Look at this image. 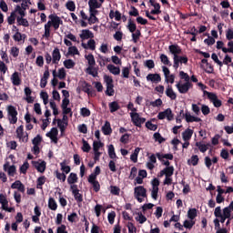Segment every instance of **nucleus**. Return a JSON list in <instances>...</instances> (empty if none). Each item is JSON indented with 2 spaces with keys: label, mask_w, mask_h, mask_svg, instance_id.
Instances as JSON below:
<instances>
[{
  "label": "nucleus",
  "mask_w": 233,
  "mask_h": 233,
  "mask_svg": "<svg viewBox=\"0 0 233 233\" xmlns=\"http://www.w3.org/2000/svg\"><path fill=\"white\" fill-rule=\"evenodd\" d=\"M103 147V143L101 141H94L93 142V150L94 152H99V148Z\"/></svg>",
  "instance_id": "nucleus-60"
},
{
  "label": "nucleus",
  "mask_w": 233,
  "mask_h": 233,
  "mask_svg": "<svg viewBox=\"0 0 233 233\" xmlns=\"http://www.w3.org/2000/svg\"><path fill=\"white\" fill-rule=\"evenodd\" d=\"M42 141H43V137H41V135H37L35 137L33 138L32 144L34 146H39L41 145Z\"/></svg>",
  "instance_id": "nucleus-57"
},
{
  "label": "nucleus",
  "mask_w": 233,
  "mask_h": 233,
  "mask_svg": "<svg viewBox=\"0 0 233 233\" xmlns=\"http://www.w3.org/2000/svg\"><path fill=\"white\" fill-rule=\"evenodd\" d=\"M66 7L69 12H76V3L72 0L66 2Z\"/></svg>",
  "instance_id": "nucleus-43"
},
{
  "label": "nucleus",
  "mask_w": 233,
  "mask_h": 233,
  "mask_svg": "<svg viewBox=\"0 0 233 233\" xmlns=\"http://www.w3.org/2000/svg\"><path fill=\"white\" fill-rule=\"evenodd\" d=\"M166 96L171 99V101H176L177 99V95L174 92L172 86L168 85L166 88Z\"/></svg>",
  "instance_id": "nucleus-15"
},
{
  "label": "nucleus",
  "mask_w": 233,
  "mask_h": 233,
  "mask_svg": "<svg viewBox=\"0 0 233 233\" xmlns=\"http://www.w3.org/2000/svg\"><path fill=\"white\" fill-rule=\"evenodd\" d=\"M86 59L89 65L88 66H96V58H94V55L89 54L86 56Z\"/></svg>",
  "instance_id": "nucleus-42"
},
{
  "label": "nucleus",
  "mask_w": 233,
  "mask_h": 233,
  "mask_svg": "<svg viewBox=\"0 0 233 233\" xmlns=\"http://www.w3.org/2000/svg\"><path fill=\"white\" fill-rule=\"evenodd\" d=\"M226 38L228 39V41H232V39H233V29L232 28H228L226 31Z\"/></svg>",
  "instance_id": "nucleus-64"
},
{
  "label": "nucleus",
  "mask_w": 233,
  "mask_h": 233,
  "mask_svg": "<svg viewBox=\"0 0 233 233\" xmlns=\"http://www.w3.org/2000/svg\"><path fill=\"white\" fill-rule=\"evenodd\" d=\"M82 150L83 152H90V150L92 149V147H90V144H88V141L85 140V138L82 139Z\"/></svg>",
  "instance_id": "nucleus-44"
},
{
  "label": "nucleus",
  "mask_w": 233,
  "mask_h": 233,
  "mask_svg": "<svg viewBox=\"0 0 233 233\" xmlns=\"http://www.w3.org/2000/svg\"><path fill=\"white\" fill-rule=\"evenodd\" d=\"M166 177H172L174 176V166L167 167L164 168Z\"/></svg>",
  "instance_id": "nucleus-39"
},
{
  "label": "nucleus",
  "mask_w": 233,
  "mask_h": 233,
  "mask_svg": "<svg viewBox=\"0 0 233 233\" xmlns=\"http://www.w3.org/2000/svg\"><path fill=\"white\" fill-rule=\"evenodd\" d=\"M206 35H208V38H206L204 40V43L206 45H208V46H212V45H214L216 43V39L214 37L210 36V35H208V34H206Z\"/></svg>",
  "instance_id": "nucleus-49"
},
{
  "label": "nucleus",
  "mask_w": 233,
  "mask_h": 233,
  "mask_svg": "<svg viewBox=\"0 0 233 233\" xmlns=\"http://www.w3.org/2000/svg\"><path fill=\"white\" fill-rule=\"evenodd\" d=\"M73 196L76 202L83 203V194L79 193V190L73 193Z\"/></svg>",
  "instance_id": "nucleus-58"
},
{
  "label": "nucleus",
  "mask_w": 233,
  "mask_h": 233,
  "mask_svg": "<svg viewBox=\"0 0 233 233\" xmlns=\"http://www.w3.org/2000/svg\"><path fill=\"white\" fill-rule=\"evenodd\" d=\"M127 28H128L129 32H131V34H134V32H136V30H137V25H136V23H134L132 21V19H129Z\"/></svg>",
  "instance_id": "nucleus-46"
},
{
  "label": "nucleus",
  "mask_w": 233,
  "mask_h": 233,
  "mask_svg": "<svg viewBox=\"0 0 233 233\" xmlns=\"http://www.w3.org/2000/svg\"><path fill=\"white\" fill-rule=\"evenodd\" d=\"M230 214L227 209H223V215L221 217H218L220 218L219 222L220 223H225L227 219H230Z\"/></svg>",
  "instance_id": "nucleus-38"
},
{
  "label": "nucleus",
  "mask_w": 233,
  "mask_h": 233,
  "mask_svg": "<svg viewBox=\"0 0 233 233\" xmlns=\"http://www.w3.org/2000/svg\"><path fill=\"white\" fill-rule=\"evenodd\" d=\"M194 225H196V220L189 219V220L184 221L183 227L184 228H187L188 230H191Z\"/></svg>",
  "instance_id": "nucleus-40"
},
{
  "label": "nucleus",
  "mask_w": 233,
  "mask_h": 233,
  "mask_svg": "<svg viewBox=\"0 0 233 233\" xmlns=\"http://www.w3.org/2000/svg\"><path fill=\"white\" fill-rule=\"evenodd\" d=\"M11 81L14 86H19V85H21L22 81L21 76H19V72L15 71V73H13V75L11 76Z\"/></svg>",
  "instance_id": "nucleus-18"
},
{
  "label": "nucleus",
  "mask_w": 233,
  "mask_h": 233,
  "mask_svg": "<svg viewBox=\"0 0 233 233\" xmlns=\"http://www.w3.org/2000/svg\"><path fill=\"white\" fill-rule=\"evenodd\" d=\"M80 39L82 41H85L86 39H94V33L88 29H83L81 31V34L79 35Z\"/></svg>",
  "instance_id": "nucleus-12"
},
{
  "label": "nucleus",
  "mask_w": 233,
  "mask_h": 233,
  "mask_svg": "<svg viewBox=\"0 0 233 233\" xmlns=\"http://www.w3.org/2000/svg\"><path fill=\"white\" fill-rule=\"evenodd\" d=\"M11 188L18 190V192H22L25 194V185L21 182V180H16L11 185Z\"/></svg>",
  "instance_id": "nucleus-17"
},
{
  "label": "nucleus",
  "mask_w": 233,
  "mask_h": 233,
  "mask_svg": "<svg viewBox=\"0 0 233 233\" xmlns=\"http://www.w3.org/2000/svg\"><path fill=\"white\" fill-rule=\"evenodd\" d=\"M61 170L65 172V174H70V166H66V161H63L60 163Z\"/></svg>",
  "instance_id": "nucleus-48"
},
{
  "label": "nucleus",
  "mask_w": 233,
  "mask_h": 233,
  "mask_svg": "<svg viewBox=\"0 0 233 233\" xmlns=\"http://www.w3.org/2000/svg\"><path fill=\"white\" fill-rule=\"evenodd\" d=\"M46 183V177H39L36 180V188H43V185Z\"/></svg>",
  "instance_id": "nucleus-36"
},
{
  "label": "nucleus",
  "mask_w": 233,
  "mask_h": 233,
  "mask_svg": "<svg viewBox=\"0 0 233 233\" xmlns=\"http://www.w3.org/2000/svg\"><path fill=\"white\" fill-rule=\"evenodd\" d=\"M107 154L110 157V159H116L117 155H116V148L114 147V145H109Z\"/></svg>",
  "instance_id": "nucleus-29"
},
{
  "label": "nucleus",
  "mask_w": 233,
  "mask_h": 233,
  "mask_svg": "<svg viewBox=\"0 0 233 233\" xmlns=\"http://www.w3.org/2000/svg\"><path fill=\"white\" fill-rule=\"evenodd\" d=\"M194 134V130L187 128L182 133V137L184 141H189V139H192V135Z\"/></svg>",
  "instance_id": "nucleus-24"
},
{
  "label": "nucleus",
  "mask_w": 233,
  "mask_h": 233,
  "mask_svg": "<svg viewBox=\"0 0 233 233\" xmlns=\"http://www.w3.org/2000/svg\"><path fill=\"white\" fill-rule=\"evenodd\" d=\"M30 168V164L28 161L24 162V164L20 167V172L21 174H26V170Z\"/></svg>",
  "instance_id": "nucleus-56"
},
{
  "label": "nucleus",
  "mask_w": 233,
  "mask_h": 233,
  "mask_svg": "<svg viewBox=\"0 0 233 233\" xmlns=\"http://www.w3.org/2000/svg\"><path fill=\"white\" fill-rule=\"evenodd\" d=\"M46 136V137H49L55 145H57V142L59 141L57 138V136H59V130H57V127H52L50 132H47Z\"/></svg>",
  "instance_id": "nucleus-10"
},
{
  "label": "nucleus",
  "mask_w": 233,
  "mask_h": 233,
  "mask_svg": "<svg viewBox=\"0 0 233 233\" xmlns=\"http://www.w3.org/2000/svg\"><path fill=\"white\" fill-rule=\"evenodd\" d=\"M204 94L208 96V99H209V101L213 103L216 108H219L223 105V102H221V100L218 98V95H216L215 93L204 91Z\"/></svg>",
  "instance_id": "nucleus-3"
},
{
  "label": "nucleus",
  "mask_w": 233,
  "mask_h": 233,
  "mask_svg": "<svg viewBox=\"0 0 233 233\" xmlns=\"http://www.w3.org/2000/svg\"><path fill=\"white\" fill-rule=\"evenodd\" d=\"M57 77H58L59 79H66V71L65 70L64 67L58 69Z\"/></svg>",
  "instance_id": "nucleus-62"
},
{
  "label": "nucleus",
  "mask_w": 233,
  "mask_h": 233,
  "mask_svg": "<svg viewBox=\"0 0 233 233\" xmlns=\"http://www.w3.org/2000/svg\"><path fill=\"white\" fill-rule=\"evenodd\" d=\"M179 94H187L190 88H192V83L190 81L185 82L184 84L177 83L176 85Z\"/></svg>",
  "instance_id": "nucleus-7"
},
{
  "label": "nucleus",
  "mask_w": 233,
  "mask_h": 233,
  "mask_svg": "<svg viewBox=\"0 0 233 233\" xmlns=\"http://www.w3.org/2000/svg\"><path fill=\"white\" fill-rule=\"evenodd\" d=\"M139 37H141V31L139 29H137L136 33H132L133 43H137V41H139Z\"/></svg>",
  "instance_id": "nucleus-53"
},
{
  "label": "nucleus",
  "mask_w": 233,
  "mask_h": 233,
  "mask_svg": "<svg viewBox=\"0 0 233 233\" xmlns=\"http://www.w3.org/2000/svg\"><path fill=\"white\" fill-rule=\"evenodd\" d=\"M86 74L89 76H92L93 77H97L98 72H97V67L93 66H88L86 70Z\"/></svg>",
  "instance_id": "nucleus-27"
},
{
  "label": "nucleus",
  "mask_w": 233,
  "mask_h": 233,
  "mask_svg": "<svg viewBox=\"0 0 233 233\" xmlns=\"http://www.w3.org/2000/svg\"><path fill=\"white\" fill-rule=\"evenodd\" d=\"M160 61L163 65H166V66H172V62H170V59H168V56L165 54L160 55Z\"/></svg>",
  "instance_id": "nucleus-31"
},
{
  "label": "nucleus",
  "mask_w": 233,
  "mask_h": 233,
  "mask_svg": "<svg viewBox=\"0 0 233 233\" xmlns=\"http://www.w3.org/2000/svg\"><path fill=\"white\" fill-rule=\"evenodd\" d=\"M116 91L114 90V84L106 86V96H112Z\"/></svg>",
  "instance_id": "nucleus-52"
},
{
  "label": "nucleus",
  "mask_w": 233,
  "mask_h": 233,
  "mask_svg": "<svg viewBox=\"0 0 233 233\" xmlns=\"http://www.w3.org/2000/svg\"><path fill=\"white\" fill-rule=\"evenodd\" d=\"M110 19H116V21H119L121 19V13L119 11L114 12V10H111L109 13Z\"/></svg>",
  "instance_id": "nucleus-37"
},
{
  "label": "nucleus",
  "mask_w": 233,
  "mask_h": 233,
  "mask_svg": "<svg viewBox=\"0 0 233 233\" xmlns=\"http://www.w3.org/2000/svg\"><path fill=\"white\" fill-rule=\"evenodd\" d=\"M52 57H53V60H52L53 65H58L59 61H61V52L59 51V48L56 47L53 50Z\"/></svg>",
  "instance_id": "nucleus-14"
},
{
  "label": "nucleus",
  "mask_w": 233,
  "mask_h": 233,
  "mask_svg": "<svg viewBox=\"0 0 233 233\" xmlns=\"http://www.w3.org/2000/svg\"><path fill=\"white\" fill-rule=\"evenodd\" d=\"M77 174L76 173H70L68 177H67V183L68 185H74L76 183H77Z\"/></svg>",
  "instance_id": "nucleus-28"
},
{
  "label": "nucleus",
  "mask_w": 233,
  "mask_h": 233,
  "mask_svg": "<svg viewBox=\"0 0 233 233\" xmlns=\"http://www.w3.org/2000/svg\"><path fill=\"white\" fill-rule=\"evenodd\" d=\"M230 154L228 153V149L223 148L220 151V157H222V159H228Z\"/></svg>",
  "instance_id": "nucleus-63"
},
{
  "label": "nucleus",
  "mask_w": 233,
  "mask_h": 233,
  "mask_svg": "<svg viewBox=\"0 0 233 233\" xmlns=\"http://www.w3.org/2000/svg\"><path fill=\"white\" fill-rule=\"evenodd\" d=\"M168 50H169L170 54H172V56H174L173 61H175V63H177V57L179 56V55L182 52L181 47H179V46H177V45H171L168 46Z\"/></svg>",
  "instance_id": "nucleus-8"
},
{
  "label": "nucleus",
  "mask_w": 233,
  "mask_h": 233,
  "mask_svg": "<svg viewBox=\"0 0 233 233\" xmlns=\"http://www.w3.org/2000/svg\"><path fill=\"white\" fill-rule=\"evenodd\" d=\"M56 179H59V181H62V183H65L66 181V175L65 173L59 172V170H56L55 172Z\"/></svg>",
  "instance_id": "nucleus-47"
},
{
  "label": "nucleus",
  "mask_w": 233,
  "mask_h": 233,
  "mask_svg": "<svg viewBox=\"0 0 233 233\" xmlns=\"http://www.w3.org/2000/svg\"><path fill=\"white\" fill-rule=\"evenodd\" d=\"M88 183H90V185H92L93 187V190L95 192H99L101 190V185L99 184V181L96 180V178H95L94 177H91L87 178Z\"/></svg>",
  "instance_id": "nucleus-13"
},
{
  "label": "nucleus",
  "mask_w": 233,
  "mask_h": 233,
  "mask_svg": "<svg viewBox=\"0 0 233 233\" xmlns=\"http://www.w3.org/2000/svg\"><path fill=\"white\" fill-rule=\"evenodd\" d=\"M102 132L104 136H110V134H112V127L110 126V122L106 121L105 125L102 127Z\"/></svg>",
  "instance_id": "nucleus-21"
},
{
  "label": "nucleus",
  "mask_w": 233,
  "mask_h": 233,
  "mask_svg": "<svg viewBox=\"0 0 233 233\" xmlns=\"http://www.w3.org/2000/svg\"><path fill=\"white\" fill-rule=\"evenodd\" d=\"M130 117L133 125H135V127H139V113H130Z\"/></svg>",
  "instance_id": "nucleus-25"
},
{
  "label": "nucleus",
  "mask_w": 233,
  "mask_h": 233,
  "mask_svg": "<svg viewBox=\"0 0 233 233\" xmlns=\"http://www.w3.org/2000/svg\"><path fill=\"white\" fill-rule=\"evenodd\" d=\"M6 70H8L6 64H5L3 61H0V72L3 74L0 76V81H5V74H6Z\"/></svg>",
  "instance_id": "nucleus-26"
},
{
  "label": "nucleus",
  "mask_w": 233,
  "mask_h": 233,
  "mask_svg": "<svg viewBox=\"0 0 233 233\" xmlns=\"http://www.w3.org/2000/svg\"><path fill=\"white\" fill-rule=\"evenodd\" d=\"M199 163V157L198 155H193L190 159L187 160L188 165H192L193 167H197Z\"/></svg>",
  "instance_id": "nucleus-33"
},
{
  "label": "nucleus",
  "mask_w": 233,
  "mask_h": 233,
  "mask_svg": "<svg viewBox=\"0 0 233 233\" xmlns=\"http://www.w3.org/2000/svg\"><path fill=\"white\" fill-rule=\"evenodd\" d=\"M7 114L9 116V123L11 125H15L17 123V109L14 106H8Z\"/></svg>",
  "instance_id": "nucleus-4"
},
{
  "label": "nucleus",
  "mask_w": 233,
  "mask_h": 233,
  "mask_svg": "<svg viewBox=\"0 0 233 233\" xmlns=\"http://www.w3.org/2000/svg\"><path fill=\"white\" fill-rule=\"evenodd\" d=\"M155 141H157L159 144L165 143L166 139L161 136L160 133L157 132L153 135Z\"/></svg>",
  "instance_id": "nucleus-54"
},
{
  "label": "nucleus",
  "mask_w": 233,
  "mask_h": 233,
  "mask_svg": "<svg viewBox=\"0 0 233 233\" xmlns=\"http://www.w3.org/2000/svg\"><path fill=\"white\" fill-rule=\"evenodd\" d=\"M134 198L138 201V203H143L145 199L148 198L147 194V188L143 186H137L134 188Z\"/></svg>",
  "instance_id": "nucleus-2"
},
{
  "label": "nucleus",
  "mask_w": 233,
  "mask_h": 233,
  "mask_svg": "<svg viewBox=\"0 0 233 233\" xmlns=\"http://www.w3.org/2000/svg\"><path fill=\"white\" fill-rule=\"evenodd\" d=\"M165 118H167V121H173L174 113H172L171 108H167V109L158 113L157 119L163 120Z\"/></svg>",
  "instance_id": "nucleus-6"
},
{
  "label": "nucleus",
  "mask_w": 233,
  "mask_h": 233,
  "mask_svg": "<svg viewBox=\"0 0 233 233\" xmlns=\"http://www.w3.org/2000/svg\"><path fill=\"white\" fill-rule=\"evenodd\" d=\"M57 127L60 128L61 136H63L66 130V127H68V122H63L61 118L57 119Z\"/></svg>",
  "instance_id": "nucleus-22"
},
{
  "label": "nucleus",
  "mask_w": 233,
  "mask_h": 233,
  "mask_svg": "<svg viewBox=\"0 0 233 233\" xmlns=\"http://www.w3.org/2000/svg\"><path fill=\"white\" fill-rule=\"evenodd\" d=\"M79 50L76 46H70L68 48L67 56H78Z\"/></svg>",
  "instance_id": "nucleus-51"
},
{
  "label": "nucleus",
  "mask_w": 233,
  "mask_h": 233,
  "mask_svg": "<svg viewBox=\"0 0 233 233\" xmlns=\"http://www.w3.org/2000/svg\"><path fill=\"white\" fill-rule=\"evenodd\" d=\"M187 218L188 219H191L194 221L196 218H198V209L194 208H189L187 211Z\"/></svg>",
  "instance_id": "nucleus-30"
},
{
  "label": "nucleus",
  "mask_w": 233,
  "mask_h": 233,
  "mask_svg": "<svg viewBox=\"0 0 233 233\" xmlns=\"http://www.w3.org/2000/svg\"><path fill=\"white\" fill-rule=\"evenodd\" d=\"M82 46L85 48V50H96V40L90 39L88 40L87 44L82 43Z\"/></svg>",
  "instance_id": "nucleus-20"
},
{
  "label": "nucleus",
  "mask_w": 233,
  "mask_h": 233,
  "mask_svg": "<svg viewBox=\"0 0 233 233\" xmlns=\"http://www.w3.org/2000/svg\"><path fill=\"white\" fill-rule=\"evenodd\" d=\"M173 61H174L173 68H175V70H177V68H179V63L181 65L188 64V57H187V56H178L177 58V62L176 60H173Z\"/></svg>",
  "instance_id": "nucleus-11"
},
{
  "label": "nucleus",
  "mask_w": 233,
  "mask_h": 233,
  "mask_svg": "<svg viewBox=\"0 0 233 233\" xmlns=\"http://www.w3.org/2000/svg\"><path fill=\"white\" fill-rule=\"evenodd\" d=\"M120 106L119 104L116 101L109 103V110L111 114H114V112H117L119 110Z\"/></svg>",
  "instance_id": "nucleus-34"
},
{
  "label": "nucleus",
  "mask_w": 233,
  "mask_h": 233,
  "mask_svg": "<svg viewBox=\"0 0 233 233\" xmlns=\"http://www.w3.org/2000/svg\"><path fill=\"white\" fill-rule=\"evenodd\" d=\"M107 70H109L110 74H113V76H119V74H121V69L112 64L107 66Z\"/></svg>",
  "instance_id": "nucleus-23"
},
{
  "label": "nucleus",
  "mask_w": 233,
  "mask_h": 233,
  "mask_svg": "<svg viewBox=\"0 0 233 233\" xmlns=\"http://www.w3.org/2000/svg\"><path fill=\"white\" fill-rule=\"evenodd\" d=\"M147 81H151V83H161V75L159 74H148L146 77Z\"/></svg>",
  "instance_id": "nucleus-16"
},
{
  "label": "nucleus",
  "mask_w": 233,
  "mask_h": 233,
  "mask_svg": "<svg viewBox=\"0 0 233 233\" xmlns=\"http://www.w3.org/2000/svg\"><path fill=\"white\" fill-rule=\"evenodd\" d=\"M127 228H128V232L129 233H137V228H136V226L134 225V223L132 222H128L127 225Z\"/></svg>",
  "instance_id": "nucleus-59"
},
{
  "label": "nucleus",
  "mask_w": 233,
  "mask_h": 233,
  "mask_svg": "<svg viewBox=\"0 0 233 233\" xmlns=\"http://www.w3.org/2000/svg\"><path fill=\"white\" fill-rule=\"evenodd\" d=\"M16 17H17V15H15V12H12L11 15L7 17L8 25H14L15 23Z\"/></svg>",
  "instance_id": "nucleus-55"
},
{
  "label": "nucleus",
  "mask_w": 233,
  "mask_h": 233,
  "mask_svg": "<svg viewBox=\"0 0 233 233\" xmlns=\"http://www.w3.org/2000/svg\"><path fill=\"white\" fill-rule=\"evenodd\" d=\"M195 146L198 147L199 152H201L202 154H205V152L208 150L210 147V143L203 144L201 142H196Z\"/></svg>",
  "instance_id": "nucleus-19"
},
{
  "label": "nucleus",
  "mask_w": 233,
  "mask_h": 233,
  "mask_svg": "<svg viewBox=\"0 0 233 233\" xmlns=\"http://www.w3.org/2000/svg\"><path fill=\"white\" fill-rule=\"evenodd\" d=\"M107 219L110 225H114V221L116 220V211L108 213Z\"/></svg>",
  "instance_id": "nucleus-61"
},
{
  "label": "nucleus",
  "mask_w": 233,
  "mask_h": 233,
  "mask_svg": "<svg viewBox=\"0 0 233 233\" xmlns=\"http://www.w3.org/2000/svg\"><path fill=\"white\" fill-rule=\"evenodd\" d=\"M88 5H89V8L91 9L101 8V4H99L97 0H89Z\"/></svg>",
  "instance_id": "nucleus-45"
},
{
  "label": "nucleus",
  "mask_w": 233,
  "mask_h": 233,
  "mask_svg": "<svg viewBox=\"0 0 233 233\" xmlns=\"http://www.w3.org/2000/svg\"><path fill=\"white\" fill-rule=\"evenodd\" d=\"M31 163L37 172L45 174V171L46 170V161L39 159V161L33 160Z\"/></svg>",
  "instance_id": "nucleus-5"
},
{
  "label": "nucleus",
  "mask_w": 233,
  "mask_h": 233,
  "mask_svg": "<svg viewBox=\"0 0 233 233\" xmlns=\"http://www.w3.org/2000/svg\"><path fill=\"white\" fill-rule=\"evenodd\" d=\"M48 208H50V210H57V202H56L54 198H49Z\"/></svg>",
  "instance_id": "nucleus-32"
},
{
  "label": "nucleus",
  "mask_w": 233,
  "mask_h": 233,
  "mask_svg": "<svg viewBox=\"0 0 233 233\" xmlns=\"http://www.w3.org/2000/svg\"><path fill=\"white\" fill-rule=\"evenodd\" d=\"M4 171L7 172L9 177H14L17 174V168L15 165L10 166V162H5L4 164Z\"/></svg>",
  "instance_id": "nucleus-9"
},
{
  "label": "nucleus",
  "mask_w": 233,
  "mask_h": 233,
  "mask_svg": "<svg viewBox=\"0 0 233 233\" xmlns=\"http://www.w3.org/2000/svg\"><path fill=\"white\" fill-rule=\"evenodd\" d=\"M16 136L18 139H23V136H25V127H23V125L16 128Z\"/></svg>",
  "instance_id": "nucleus-50"
},
{
  "label": "nucleus",
  "mask_w": 233,
  "mask_h": 233,
  "mask_svg": "<svg viewBox=\"0 0 233 233\" xmlns=\"http://www.w3.org/2000/svg\"><path fill=\"white\" fill-rule=\"evenodd\" d=\"M48 19H50L44 27L46 28H54V30H59V26L63 25V20L57 15L51 14L48 15Z\"/></svg>",
  "instance_id": "nucleus-1"
},
{
  "label": "nucleus",
  "mask_w": 233,
  "mask_h": 233,
  "mask_svg": "<svg viewBox=\"0 0 233 233\" xmlns=\"http://www.w3.org/2000/svg\"><path fill=\"white\" fill-rule=\"evenodd\" d=\"M16 21L19 26H30V24L28 23V20H26V18L17 16Z\"/></svg>",
  "instance_id": "nucleus-35"
},
{
  "label": "nucleus",
  "mask_w": 233,
  "mask_h": 233,
  "mask_svg": "<svg viewBox=\"0 0 233 233\" xmlns=\"http://www.w3.org/2000/svg\"><path fill=\"white\" fill-rule=\"evenodd\" d=\"M64 66L70 70V68H74V66H76V62L72 59H66L64 61Z\"/></svg>",
  "instance_id": "nucleus-41"
}]
</instances>
